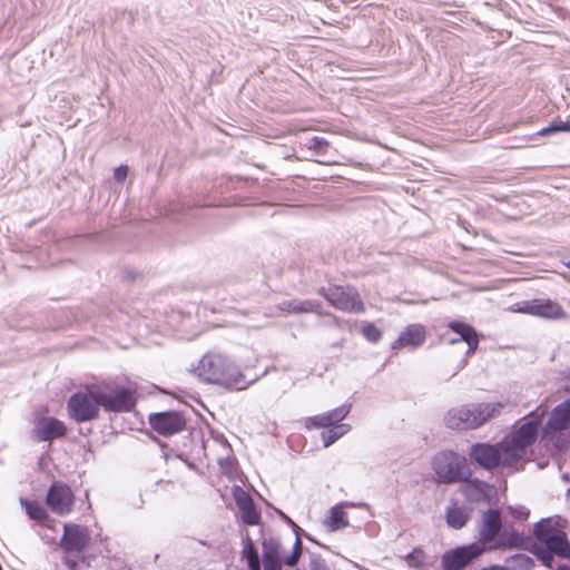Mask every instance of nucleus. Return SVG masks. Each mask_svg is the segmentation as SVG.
<instances>
[{
  "instance_id": "11",
  "label": "nucleus",
  "mask_w": 570,
  "mask_h": 570,
  "mask_svg": "<svg viewBox=\"0 0 570 570\" xmlns=\"http://www.w3.org/2000/svg\"><path fill=\"white\" fill-rule=\"evenodd\" d=\"M324 295L326 299L338 309L355 313L364 311L363 303L358 299L357 293L352 288L335 286L331 287Z\"/></svg>"
},
{
  "instance_id": "3",
  "label": "nucleus",
  "mask_w": 570,
  "mask_h": 570,
  "mask_svg": "<svg viewBox=\"0 0 570 570\" xmlns=\"http://www.w3.org/2000/svg\"><path fill=\"white\" fill-rule=\"evenodd\" d=\"M502 402H487L455 406L445 415V424L450 429L472 430L482 426L489 420L500 415L504 409Z\"/></svg>"
},
{
  "instance_id": "42",
  "label": "nucleus",
  "mask_w": 570,
  "mask_h": 570,
  "mask_svg": "<svg viewBox=\"0 0 570 570\" xmlns=\"http://www.w3.org/2000/svg\"><path fill=\"white\" fill-rule=\"evenodd\" d=\"M567 266H568V268L570 269V262H569V263H567Z\"/></svg>"
},
{
  "instance_id": "18",
  "label": "nucleus",
  "mask_w": 570,
  "mask_h": 570,
  "mask_svg": "<svg viewBox=\"0 0 570 570\" xmlns=\"http://www.w3.org/2000/svg\"><path fill=\"white\" fill-rule=\"evenodd\" d=\"M89 541L87 530L78 524L66 523L62 544L68 551H81Z\"/></svg>"
},
{
  "instance_id": "9",
  "label": "nucleus",
  "mask_w": 570,
  "mask_h": 570,
  "mask_svg": "<svg viewBox=\"0 0 570 570\" xmlns=\"http://www.w3.org/2000/svg\"><path fill=\"white\" fill-rule=\"evenodd\" d=\"M483 552L484 547L480 543H471L446 551L442 557L443 570H461Z\"/></svg>"
},
{
  "instance_id": "26",
  "label": "nucleus",
  "mask_w": 570,
  "mask_h": 570,
  "mask_svg": "<svg viewBox=\"0 0 570 570\" xmlns=\"http://www.w3.org/2000/svg\"><path fill=\"white\" fill-rule=\"evenodd\" d=\"M20 504L31 519L41 521L47 518L46 510L38 502L20 499Z\"/></svg>"
},
{
  "instance_id": "28",
  "label": "nucleus",
  "mask_w": 570,
  "mask_h": 570,
  "mask_svg": "<svg viewBox=\"0 0 570 570\" xmlns=\"http://www.w3.org/2000/svg\"><path fill=\"white\" fill-rule=\"evenodd\" d=\"M490 490L489 485L484 482L469 483L464 487V493L471 501H479Z\"/></svg>"
},
{
  "instance_id": "24",
  "label": "nucleus",
  "mask_w": 570,
  "mask_h": 570,
  "mask_svg": "<svg viewBox=\"0 0 570 570\" xmlns=\"http://www.w3.org/2000/svg\"><path fill=\"white\" fill-rule=\"evenodd\" d=\"M243 557L246 559L249 570H261V561L257 549L247 537L243 541Z\"/></svg>"
},
{
  "instance_id": "36",
  "label": "nucleus",
  "mask_w": 570,
  "mask_h": 570,
  "mask_svg": "<svg viewBox=\"0 0 570 570\" xmlns=\"http://www.w3.org/2000/svg\"><path fill=\"white\" fill-rule=\"evenodd\" d=\"M517 541H518V538H515V539H514V540H512V541L507 542V541L504 540V538H503V537H501V538H499V539L494 542V544L489 546V549H495V548L505 547V546H510V547H512V546H514V544L517 543Z\"/></svg>"
},
{
  "instance_id": "41",
  "label": "nucleus",
  "mask_w": 570,
  "mask_h": 570,
  "mask_svg": "<svg viewBox=\"0 0 570 570\" xmlns=\"http://www.w3.org/2000/svg\"><path fill=\"white\" fill-rule=\"evenodd\" d=\"M560 570H567V568L566 567H560Z\"/></svg>"
},
{
  "instance_id": "14",
  "label": "nucleus",
  "mask_w": 570,
  "mask_h": 570,
  "mask_svg": "<svg viewBox=\"0 0 570 570\" xmlns=\"http://www.w3.org/2000/svg\"><path fill=\"white\" fill-rule=\"evenodd\" d=\"M501 518L497 510H489L482 517V521L479 529V541L487 549V544L494 541L501 530Z\"/></svg>"
},
{
  "instance_id": "33",
  "label": "nucleus",
  "mask_w": 570,
  "mask_h": 570,
  "mask_svg": "<svg viewBox=\"0 0 570 570\" xmlns=\"http://www.w3.org/2000/svg\"><path fill=\"white\" fill-rule=\"evenodd\" d=\"M129 167L127 165H119L114 169V179L117 183H124L128 176Z\"/></svg>"
},
{
  "instance_id": "1",
  "label": "nucleus",
  "mask_w": 570,
  "mask_h": 570,
  "mask_svg": "<svg viewBox=\"0 0 570 570\" xmlns=\"http://www.w3.org/2000/svg\"><path fill=\"white\" fill-rule=\"evenodd\" d=\"M541 422L539 415L532 413L527 421L512 431L497 445L475 443L471 446L469 455L478 465L492 470L497 466H515L529 459L531 446L538 438Z\"/></svg>"
},
{
  "instance_id": "35",
  "label": "nucleus",
  "mask_w": 570,
  "mask_h": 570,
  "mask_svg": "<svg viewBox=\"0 0 570 570\" xmlns=\"http://www.w3.org/2000/svg\"><path fill=\"white\" fill-rule=\"evenodd\" d=\"M558 132H570V120H561L559 117L554 119Z\"/></svg>"
},
{
  "instance_id": "19",
  "label": "nucleus",
  "mask_w": 570,
  "mask_h": 570,
  "mask_svg": "<svg viewBox=\"0 0 570 570\" xmlns=\"http://www.w3.org/2000/svg\"><path fill=\"white\" fill-rule=\"evenodd\" d=\"M449 327L458 334V337L449 340L450 344H456L459 342H465L468 344L466 354L473 353L479 345V336L475 330L469 324L462 322H451Z\"/></svg>"
},
{
  "instance_id": "34",
  "label": "nucleus",
  "mask_w": 570,
  "mask_h": 570,
  "mask_svg": "<svg viewBox=\"0 0 570 570\" xmlns=\"http://www.w3.org/2000/svg\"><path fill=\"white\" fill-rule=\"evenodd\" d=\"M456 223L466 233H471L472 232L474 234V236L479 235L478 230L468 220H465L461 216L456 217Z\"/></svg>"
},
{
  "instance_id": "8",
  "label": "nucleus",
  "mask_w": 570,
  "mask_h": 570,
  "mask_svg": "<svg viewBox=\"0 0 570 570\" xmlns=\"http://www.w3.org/2000/svg\"><path fill=\"white\" fill-rule=\"evenodd\" d=\"M100 406L110 412H126L134 406V399L130 391L118 387H97Z\"/></svg>"
},
{
  "instance_id": "31",
  "label": "nucleus",
  "mask_w": 570,
  "mask_h": 570,
  "mask_svg": "<svg viewBox=\"0 0 570 570\" xmlns=\"http://www.w3.org/2000/svg\"><path fill=\"white\" fill-rule=\"evenodd\" d=\"M558 134V127L554 122V119L550 121V124L538 131H535L533 135L530 136V139H533L534 137H549Z\"/></svg>"
},
{
  "instance_id": "7",
  "label": "nucleus",
  "mask_w": 570,
  "mask_h": 570,
  "mask_svg": "<svg viewBox=\"0 0 570 570\" xmlns=\"http://www.w3.org/2000/svg\"><path fill=\"white\" fill-rule=\"evenodd\" d=\"M99 406L97 387L76 393L68 401L69 415L77 422L95 419L98 415Z\"/></svg>"
},
{
  "instance_id": "38",
  "label": "nucleus",
  "mask_w": 570,
  "mask_h": 570,
  "mask_svg": "<svg viewBox=\"0 0 570 570\" xmlns=\"http://www.w3.org/2000/svg\"><path fill=\"white\" fill-rule=\"evenodd\" d=\"M483 570H505V569L502 567L493 566V567H490V568L483 569Z\"/></svg>"
},
{
  "instance_id": "12",
  "label": "nucleus",
  "mask_w": 570,
  "mask_h": 570,
  "mask_svg": "<svg viewBox=\"0 0 570 570\" xmlns=\"http://www.w3.org/2000/svg\"><path fill=\"white\" fill-rule=\"evenodd\" d=\"M149 423L161 435H171L185 428L184 417L177 412L154 413L149 416Z\"/></svg>"
},
{
  "instance_id": "16",
  "label": "nucleus",
  "mask_w": 570,
  "mask_h": 570,
  "mask_svg": "<svg viewBox=\"0 0 570 570\" xmlns=\"http://www.w3.org/2000/svg\"><path fill=\"white\" fill-rule=\"evenodd\" d=\"M350 405H342L326 413L309 416L305 421L307 429L332 428L340 425L341 421L348 414Z\"/></svg>"
},
{
  "instance_id": "2",
  "label": "nucleus",
  "mask_w": 570,
  "mask_h": 570,
  "mask_svg": "<svg viewBox=\"0 0 570 570\" xmlns=\"http://www.w3.org/2000/svg\"><path fill=\"white\" fill-rule=\"evenodd\" d=\"M198 375L215 384L226 387L244 389L243 374L239 368L228 358L227 355L218 352L205 354L197 366Z\"/></svg>"
},
{
  "instance_id": "5",
  "label": "nucleus",
  "mask_w": 570,
  "mask_h": 570,
  "mask_svg": "<svg viewBox=\"0 0 570 570\" xmlns=\"http://www.w3.org/2000/svg\"><path fill=\"white\" fill-rule=\"evenodd\" d=\"M534 533L548 549L547 551L538 549L534 552L544 566L551 567L553 553L562 558H570V544L558 519L542 520L535 525Z\"/></svg>"
},
{
  "instance_id": "13",
  "label": "nucleus",
  "mask_w": 570,
  "mask_h": 570,
  "mask_svg": "<svg viewBox=\"0 0 570 570\" xmlns=\"http://www.w3.org/2000/svg\"><path fill=\"white\" fill-rule=\"evenodd\" d=\"M570 429V400L558 405L551 416L547 426L543 430V435L547 439L553 440L558 432Z\"/></svg>"
},
{
  "instance_id": "21",
  "label": "nucleus",
  "mask_w": 570,
  "mask_h": 570,
  "mask_svg": "<svg viewBox=\"0 0 570 570\" xmlns=\"http://www.w3.org/2000/svg\"><path fill=\"white\" fill-rule=\"evenodd\" d=\"M445 519L449 527L453 529H461L469 520V511L464 507L451 504L446 508Z\"/></svg>"
},
{
  "instance_id": "6",
  "label": "nucleus",
  "mask_w": 570,
  "mask_h": 570,
  "mask_svg": "<svg viewBox=\"0 0 570 570\" xmlns=\"http://www.w3.org/2000/svg\"><path fill=\"white\" fill-rule=\"evenodd\" d=\"M432 470L438 482L446 484L465 481L471 474L465 456L453 451H441L435 454Z\"/></svg>"
},
{
  "instance_id": "40",
  "label": "nucleus",
  "mask_w": 570,
  "mask_h": 570,
  "mask_svg": "<svg viewBox=\"0 0 570 570\" xmlns=\"http://www.w3.org/2000/svg\"><path fill=\"white\" fill-rule=\"evenodd\" d=\"M39 253H40L41 255H47V254H48V252H46V250H42V252H39Z\"/></svg>"
},
{
  "instance_id": "27",
  "label": "nucleus",
  "mask_w": 570,
  "mask_h": 570,
  "mask_svg": "<svg viewBox=\"0 0 570 570\" xmlns=\"http://www.w3.org/2000/svg\"><path fill=\"white\" fill-rule=\"evenodd\" d=\"M304 145L308 150L313 151L314 155L317 156L325 155L330 147V142L324 137L320 136L308 138Z\"/></svg>"
},
{
  "instance_id": "10",
  "label": "nucleus",
  "mask_w": 570,
  "mask_h": 570,
  "mask_svg": "<svg viewBox=\"0 0 570 570\" xmlns=\"http://www.w3.org/2000/svg\"><path fill=\"white\" fill-rule=\"evenodd\" d=\"M47 504L53 513L67 515L72 511L75 494L68 485L55 482L47 493Z\"/></svg>"
},
{
  "instance_id": "29",
  "label": "nucleus",
  "mask_w": 570,
  "mask_h": 570,
  "mask_svg": "<svg viewBox=\"0 0 570 570\" xmlns=\"http://www.w3.org/2000/svg\"><path fill=\"white\" fill-rule=\"evenodd\" d=\"M282 309L287 311V312H295V313L312 312V311H314V305L309 302L293 301V302L284 303L282 305Z\"/></svg>"
},
{
  "instance_id": "20",
  "label": "nucleus",
  "mask_w": 570,
  "mask_h": 570,
  "mask_svg": "<svg viewBox=\"0 0 570 570\" xmlns=\"http://www.w3.org/2000/svg\"><path fill=\"white\" fill-rule=\"evenodd\" d=\"M518 311L547 318H554L562 315L561 307L558 304L550 301L529 302L525 303L524 306L520 307Z\"/></svg>"
},
{
  "instance_id": "4",
  "label": "nucleus",
  "mask_w": 570,
  "mask_h": 570,
  "mask_svg": "<svg viewBox=\"0 0 570 570\" xmlns=\"http://www.w3.org/2000/svg\"><path fill=\"white\" fill-rule=\"evenodd\" d=\"M263 564L265 570H282L294 567L302 554V542L297 533L292 538H267L263 540Z\"/></svg>"
},
{
  "instance_id": "39",
  "label": "nucleus",
  "mask_w": 570,
  "mask_h": 570,
  "mask_svg": "<svg viewBox=\"0 0 570 570\" xmlns=\"http://www.w3.org/2000/svg\"><path fill=\"white\" fill-rule=\"evenodd\" d=\"M461 249L466 250V249H474V248L472 246L462 245Z\"/></svg>"
},
{
  "instance_id": "30",
  "label": "nucleus",
  "mask_w": 570,
  "mask_h": 570,
  "mask_svg": "<svg viewBox=\"0 0 570 570\" xmlns=\"http://www.w3.org/2000/svg\"><path fill=\"white\" fill-rule=\"evenodd\" d=\"M362 333L366 340L374 343L380 341V338L382 337L381 331L371 323L363 326Z\"/></svg>"
},
{
  "instance_id": "23",
  "label": "nucleus",
  "mask_w": 570,
  "mask_h": 570,
  "mask_svg": "<svg viewBox=\"0 0 570 570\" xmlns=\"http://www.w3.org/2000/svg\"><path fill=\"white\" fill-rule=\"evenodd\" d=\"M326 524L333 531L343 529L348 525L347 514L343 510L342 505H335L330 510Z\"/></svg>"
},
{
  "instance_id": "17",
  "label": "nucleus",
  "mask_w": 570,
  "mask_h": 570,
  "mask_svg": "<svg viewBox=\"0 0 570 570\" xmlns=\"http://www.w3.org/2000/svg\"><path fill=\"white\" fill-rule=\"evenodd\" d=\"M63 422L53 417H41L36 421L35 434L40 441H51L66 434Z\"/></svg>"
},
{
  "instance_id": "32",
  "label": "nucleus",
  "mask_w": 570,
  "mask_h": 570,
  "mask_svg": "<svg viewBox=\"0 0 570 570\" xmlns=\"http://www.w3.org/2000/svg\"><path fill=\"white\" fill-rule=\"evenodd\" d=\"M424 554L421 550H414L406 557V561L410 566L420 567L423 563Z\"/></svg>"
},
{
  "instance_id": "15",
  "label": "nucleus",
  "mask_w": 570,
  "mask_h": 570,
  "mask_svg": "<svg viewBox=\"0 0 570 570\" xmlns=\"http://www.w3.org/2000/svg\"><path fill=\"white\" fill-rule=\"evenodd\" d=\"M426 331L421 324L407 325L392 343L393 350L403 347L415 348L425 342Z\"/></svg>"
},
{
  "instance_id": "22",
  "label": "nucleus",
  "mask_w": 570,
  "mask_h": 570,
  "mask_svg": "<svg viewBox=\"0 0 570 570\" xmlns=\"http://www.w3.org/2000/svg\"><path fill=\"white\" fill-rule=\"evenodd\" d=\"M237 505L245 523L255 525L259 522L261 515L248 497L242 495L237 498Z\"/></svg>"
},
{
  "instance_id": "25",
  "label": "nucleus",
  "mask_w": 570,
  "mask_h": 570,
  "mask_svg": "<svg viewBox=\"0 0 570 570\" xmlns=\"http://www.w3.org/2000/svg\"><path fill=\"white\" fill-rule=\"evenodd\" d=\"M350 430V425L347 424H340L334 425L332 428H328L327 430L323 431L321 436L323 440L324 448H328L332 445L336 440L342 438L344 434H346Z\"/></svg>"
},
{
  "instance_id": "37",
  "label": "nucleus",
  "mask_w": 570,
  "mask_h": 570,
  "mask_svg": "<svg viewBox=\"0 0 570 570\" xmlns=\"http://www.w3.org/2000/svg\"><path fill=\"white\" fill-rule=\"evenodd\" d=\"M512 513H513V515H514L517 519L522 520V519H525V518L528 517L529 511H528L525 508L520 507V508H515V509H513V510H512Z\"/></svg>"
}]
</instances>
